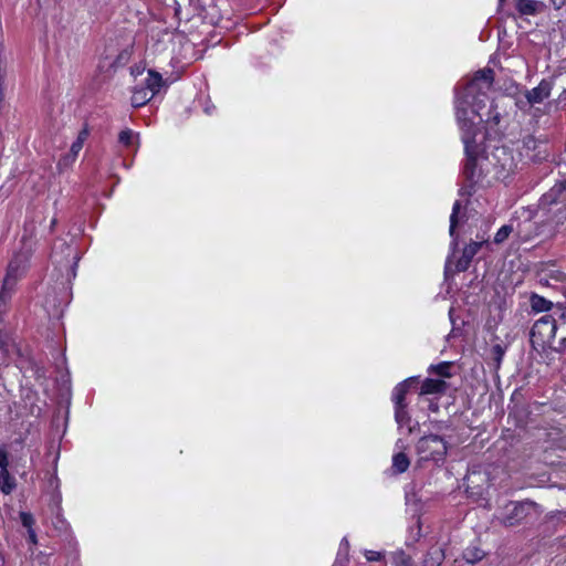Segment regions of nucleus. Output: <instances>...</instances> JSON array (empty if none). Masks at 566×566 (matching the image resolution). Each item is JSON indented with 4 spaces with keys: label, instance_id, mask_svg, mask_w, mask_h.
<instances>
[{
    "label": "nucleus",
    "instance_id": "f257e3e1",
    "mask_svg": "<svg viewBox=\"0 0 566 566\" xmlns=\"http://www.w3.org/2000/svg\"><path fill=\"white\" fill-rule=\"evenodd\" d=\"M494 82L492 69L479 70L467 84L462 94L455 98V114L461 133L470 130L474 138L481 136L480 124L484 123L488 130L499 134L501 130L502 113L500 102L489 99V91Z\"/></svg>",
    "mask_w": 566,
    "mask_h": 566
},
{
    "label": "nucleus",
    "instance_id": "f03ea898",
    "mask_svg": "<svg viewBox=\"0 0 566 566\" xmlns=\"http://www.w3.org/2000/svg\"><path fill=\"white\" fill-rule=\"evenodd\" d=\"M419 461H443L448 453V442L438 434L421 437L416 444Z\"/></svg>",
    "mask_w": 566,
    "mask_h": 566
},
{
    "label": "nucleus",
    "instance_id": "7ed1b4c3",
    "mask_svg": "<svg viewBox=\"0 0 566 566\" xmlns=\"http://www.w3.org/2000/svg\"><path fill=\"white\" fill-rule=\"evenodd\" d=\"M461 139L464 144V151L467 156L463 174L468 180L474 182L480 176L476 160L479 155L482 153V138H474L470 130H467L465 133H462Z\"/></svg>",
    "mask_w": 566,
    "mask_h": 566
},
{
    "label": "nucleus",
    "instance_id": "20e7f679",
    "mask_svg": "<svg viewBox=\"0 0 566 566\" xmlns=\"http://www.w3.org/2000/svg\"><path fill=\"white\" fill-rule=\"evenodd\" d=\"M557 324L552 315H545L537 319L530 333V342L534 349H544L555 338Z\"/></svg>",
    "mask_w": 566,
    "mask_h": 566
},
{
    "label": "nucleus",
    "instance_id": "39448f33",
    "mask_svg": "<svg viewBox=\"0 0 566 566\" xmlns=\"http://www.w3.org/2000/svg\"><path fill=\"white\" fill-rule=\"evenodd\" d=\"M491 163L496 170L497 178L503 180L516 170L518 164L513 150L506 146H497L493 149Z\"/></svg>",
    "mask_w": 566,
    "mask_h": 566
},
{
    "label": "nucleus",
    "instance_id": "423d86ee",
    "mask_svg": "<svg viewBox=\"0 0 566 566\" xmlns=\"http://www.w3.org/2000/svg\"><path fill=\"white\" fill-rule=\"evenodd\" d=\"M537 504L533 501L525 500L522 502H510L501 512V523L505 526H515L521 524L534 510Z\"/></svg>",
    "mask_w": 566,
    "mask_h": 566
},
{
    "label": "nucleus",
    "instance_id": "0eeeda50",
    "mask_svg": "<svg viewBox=\"0 0 566 566\" xmlns=\"http://www.w3.org/2000/svg\"><path fill=\"white\" fill-rule=\"evenodd\" d=\"M521 155L525 156L534 163H539L546 158V144L543 140L535 138L532 135H527L522 140Z\"/></svg>",
    "mask_w": 566,
    "mask_h": 566
},
{
    "label": "nucleus",
    "instance_id": "6e6552de",
    "mask_svg": "<svg viewBox=\"0 0 566 566\" xmlns=\"http://www.w3.org/2000/svg\"><path fill=\"white\" fill-rule=\"evenodd\" d=\"M488 241H472L468 245L464 247L462 251V255L459 258L455 264V269L458 272H464L469 269L470 263L474 255L479 252L483 244H486Z\"/></svg>",
    "mask_w": 566,
    "mask_h": 566
},
{
    "label": "nucleus",
    "instance_id": "1a4fd4ad",
    "mask_svg": "<svg viewBox=\"0 0 566 566\" xmlns=\"http://www.w3.org/2000/svg\"><path fill=\"white\" fill-rule=\"evenodd\" d=\"M553 88L552 80H542L539 84L525 92V97L530 98L531 103L534 105L543 103L546 98L549 97Z\"/></svg>",
    "mask_w": 566,
    "mask_h": 566
},
{
    "label": "nucleus",
    "instance_id": "9d476101",
    "mask_svg": "<svg viewBox=\"0 0 566 566\" xmlns=\"http://www.w3.org/2000/svg\"><path fill=\"white\" fill-rule=\"evenodd\" d=\"M415 382H417V378L409 377L395 387L394 392H392V401L395 403V408L407 407L405 397H406V394L408 392L409 388L411 387V385Z\"/></svg>",
    "mask_w": 566,
    "mask_h": 566
},
{
    "label": "nucleus",
    "instance_id": "9b49d317",
    "mask_svg": "<svg viewBox=\"0 0 566 566\" xmlns=\"http://www.w3.org/2000/svg\"><path fill=\"white\" fill-rule=\"evenodd\" d=\"M448 385L442 379L427 378L421 385V395L444 394Z\"/></svg>",
    "mask_w": 566,
    "mask_h": 566
},
{
    "label": "nucleus",
    "instance_id": "f8f14e48",
    "mask_svg": "<svg viewBox=\"0 0 566 566\" xmlns=\"http://www.w3.org/2000/svg\"><path fill=\"white\" fill-rule=\"evenodd\" d=\"M542 1L536 0H517L516 9L522 15H534L541 12L544 8Z\"/></svg>",
    "mask_w": 566,
    "mask_h": 566
},
{
    "label": "nucleus",
    "instance_id": "ddd939ff",
    "mask_svg": "<svg viewBox=\"0 0 566 566\" xmlns=\"http://www.w3.org/2000/svg\"><path fill=\"white\" fill-rule=\"evenodd\" d=\"M446 558L444 549L440 546H432L427 552L422 566H440Z\"/></svg>",
    "mask_w": 566,
    "mask_h": 566
},
{
    "label": "nucleus",
    "instance_id": "4468645a",
    "mask_svg": "<svg viewBox=\"0 0 566 566\" xmlns=\"http://www.w3.org/2000/svg\"><path fill=\"white\" fill-rule=\"evenodd\" d=\"M165 85V82L163 80V76L160 73L149 70L148 71V77L146 78V87L147 92L154 96L157 94L160 88Z\"/></svg>",
    "mask_w": 566,
    "mask_h": 566
},
{
    "label": "nucleus",
    "instance_id": "2eb2a0df",
    "mask_svg": "<svg viewBox=\"0 0 566 566\" xmlns=\"http://www.w3.org/2000/svg\"><path fill=\"white\" fill-rule=\"evenodd\" d=\"M530 304L532 310L536 313L549 312L554 307L553 302L546 300L545 297L536 293L531 294Z\"/></svg>",
    "mask_w": 566,
    "mask_h": 566
},
{
    "label": "nucleus",
    "instance_id": "dca6fc26",
    "mask_svg": "<svg viewBox=\"0 0 566 566\" xmlns=\"http://www.w3.org/2000/svg\"><path fill=\"white\" fill-rule=\"evenodd\" d=\"M15 479L8 470L0 471V490L3 494H11L15 489Z\"/></svg>",
    "mask_w": 566,
    "mask_h": 566
},
{
    "label": "nucleus",
    "instance_id": "f3484780",
    "mask_svg": "<svg viewBox=\"0 0 566 566\" xmlns=\"http://www.w3.org/2000/svg\"><path fill=\"white\" fill-rule=\"evenodd\" d=\"M565 185L563 182L555 185L548 192L544 193L541 201L542 205H553L557 202L558 197L564 192Z\"/></svg>",
    "mask_w": 566,
    "mask_h": 566
},
{
    "label": "nucleus",
    "instance_id": "a211bd4d",
    "mask_svg": "<svg viewBox=\"0 0 566 566\" xmlns=\"http://www.w3.org/2000/svg\"><path fill=\"white\" fill-rule=\"evenodd\" d=\"M544 523L553 527L566 524V510H556L547 513Z\"/></svg>",
    "mask_w": 566,
    "mask_h": 566
},
{
    "label": "nucleus",
    "instance_id": "6ab92c4d",
    "mask_svg": "<svg viewBox=\"0 0 566 566\" xmlns=\"http://www.w3.org/2000/svg\"><path fill=\"white\" fill-rule=\"evenodd\" d=\"M485 556V553L479 548V547H468L464 552H463V555H462V558L463 560L467 563V564H475L480 560H482Z\"/></svg>",
    "mask_w": 566,
    "mask_h": 566
},
{
    "label": "nucleus",
    "instance_id": "aec40b11",
    "mask_svg": "<svg viewBox=\"0 0 566 566\" xmlns=\"http://www.w3.org/2000/svg\"><path fill=\"white\" fill-rule=\"evenodd\" d=\"M409 465H410V461L405 452L400 451L392 457V469L397 473L406 472L408 470Z\"/></svg>",
    "mask_w": 566,
    "mask_h": 566
},
{
    "label": "nucleus",
    "instance_id": "412c9836",
    "mask_svg": "<svg viewBox=\"0 0 566 566\" xmlns=\"http://www.w3.org/2000/svg\"><path fill=\"white\" fill-rule=\"evenodd\" d=\"M153 98L151 94L147 92V88H136L132 95V105L134 107H142Z\"/></svg>",
    "mask_w": 566,
    "mask_h": 566
},
{
    "label": "nucleus",
    "instance_id": "4be33fe9",
    "mask_svg": "<svg viewBox=\"0 0 566 566\" xmlns=\"http://www.w3.org/2000/svg\"><path fill=\"white\" fill-rule=\"evenodd\" d=\"M394 566H416L412 557L403 551H398L392 554Z\"/></svg>",
    "mask_w": 566,
    "mask_h": 566
},
{
    "label": "nucleus",
    "instance_id": "5701e85b",
    "mask_svg": "<svg viewBox=\"0 0 566 566\" xmlns=\"http://www.w3.org/2000/svg\"><path fill=\"white\" fill-rule=\"evenodd\" d=\"M451 367H452V363L442 361L438 365H431L429 368V371L434 373L440 377L450 378L452 376Z\"/></svg>",
    "mask_w": 566,
    "mask_h": 566
},
{
    "label": "nucleus",
    "instance_id": "b1692460",
    "mask_svg": "<svg viewBox=\"0 0 566 566\" xmlns=\"http://www.w3.org/2000/svg\"><path fill=\"white\" fill-rule=\"evenodd\" d=\"M395 420L399 427L409 424L411 422V417L407 410V407L395 408Z\"/></svg>",
    "mask_w": 566,
    "mask_h": 566
},
{
    "label": "nucleus",
    "instance_id": "393cba45",
    "mask_svg": "<svg viewBox=\"0 0 566 566\" xmlns=\"http://www.w3.org/2000/svg\"><path fill=\"white\" fill-rule=\"evenodd\" d=\"M460 208H461V203H460L459 200H457L453 203L452 213L450 216V229H449V232H450L451 237H454V233H455V228H457V224H458V213L460 211Z\"/></svg>",
    "mask_w": 566,
    "mask_h": 566
},
{
    "label": "nucleus",
    "instance_id": "a878e982",
    "mask_svg": "<svg viewBox=\"0 0 566 566\" xmlns=\"http://www.w3.org/2000/svg\"><path fill=\"white\" fill-rule=\"evenodd\" d=\"M504 354H505V348L502 345L495 344L494 346H492L491 355H492L493 360L495 361L496 368L500 367L501 361L504 357Z\"/></svg>",
    "mask_w": 566,
    "mask_h": 566
},
{
    "label": "nucleus",
    "instance_id": "bb28decb",
    "mask_svg": "<svg viewBox=\"0 0 566 566\" xmlns=\"http://www.w3.org/2000/svg\"><path fill=\"white\" fill-rule=\"evenodd\" d=\"M512 231H513L512 226H507V224L502 226L495 233L494 242L497 244L504 242L509 238V235L511 234Z\"/></svg>",
    "mask_w": 566,
    "mask_h": 566
},
{
    "label": "nucleus",
    "instance_id": "cd10ccee",
    "mask_svg": "<svg viewBox=\"0 0 566 566\" xmlns=\"http://www.w3.org/2000/svg\"><path fill=\"white\" fill-rule=\"evenodd\" d=\"M133 138H134V133L130 129H124L118 135L119 143L127 147L133 144Z\"/></svg>",
    "mask_w": 566,
    "mask_h": 566
},
{
    "label": "nucleus",
    "instance_id": "c85d7f7f",
    "mask_svg": "<svg viewBox=\"0 0 566 566\" xmlns=\"http://www.w3.org/2000/svg\"><path fill=\"white\" fill-rule=\"evenodd\" d=\"M83 148V144L78 140H75L70 149V154L64 157V160H72L74 161L81 149Z\"/></svg>",
    "mask_w": 566,
    "mask_h": 566
},
{
    "label": "nucleus",
    "instance_id": "c756f323",
    "mask_svg": "<svg viewBox=\"0 0 566 566\" xmlns=\"http://www.w3.org/2000/svg\"><path fill=\"white\" fill-rule=\"evenodd\" d=\"M515 105L524 113H531L533 109V104L531 103L530 98H517L515 102Z\"/></svg>",
    "mask_w": 566,
    "mask_h": 566
},
{
    "label": "nucleus",
    "instance_id": "7c9ffc66",
    "mask_svg": "<svg viewBox=\"0 0 566 566\" xmlns=\"http://www.w3.org/2000/svg\"><path fill=\"white\" fill-rule=\"evenodd\" d=\"M20 520L24 527L28 528V531L32 530V525L34 524V518L31 513L28 512H21L20 513Z\"/></svg>",
    "mask_w": 566,
    "mask_h": 566
},
{
    "label": "nucleus",
    "instance_id": "2f4dec72",
    "mask_svg": "<svg viewBox=\"0 0 566 566\" xmlns=\"http://www.w3.org/2000/svg\"><path fill=\"white\" fill-rule=\"evenodd\" d=\"M9 457L6 447L0 446V471L8 470Z\"/></svg>",
    "mask_w": 566,
    "mask_h": 566
},
{
    "label": "nucleus",
    "instance_id": "473e14b6",
    "mask_svg": "<svg viewBox=\"0 0 566 566\" xmlns=\"http://www.w3.org/2000/svg\"><path fill=\"white\" fill-rule=\"evenodd\" d=\"M364 555L368 562H378L384 557L382 553L376 551H366Z\"/></svg>",
    "mask_w": 566,
    "mask_h": 566
},
{
    "label": "nucleus",
    "instance_id": "72a5a7b5",
    "mask_svg": "<svg viewBox=\"0 0 566 566\" xmlns=\"http://www.w3.org/2000/svg\"><path fill=\"white\" fill-rule=\"evenodd\" d=\"M88 135H90V132H88L87 127H84L78 133L76 140H78L80 143H82L84 145V142L87 139Z\"/></svg>",
    "mask_w": 566,
    "mask_h": 566
},
{
    "label": "nucleus",
    "instance_id": "f704fd0d",
    "mask_svg": "<svg viewBox=\"0 0 566 566\" xmlns=\"http://www.w3.org/2000/svg\"><path fill=\"white\" fill-rule=\"evenodd\" d=\"M548 107H549V105H546L545 109H547ZM545 112L546 111H542L539 107H535V105H534L533 109L528 114L532 115L533 117H539Z\"/></svg>",
    "mask_w": 566,
    "mask_h": 566
},
{
    "label": "nucleus",
    "instance_id": "c9c22d12",
    "mask_svg": "<svg viewBox=\"0 0 566 566\" xmlns=\"http://www.w3.org/2000/svg\"><path fill=\"white\" fill-rule=\"evenodd\" d=\"M556 307L562 311L559 317L564 321H566V305L562 303H557Z\"/></svg>",
    "mask_w": 566,
    "mask_h": 566
},
{
    "label": "nucleus",
    "instance_id": "e433bc0d",
    "mask_svg": "<svg viewBox=\"0 0 566 566\" xmlns=\"http://www.w3.org/2000/svg\"><path fill=\"white\" fill-rule=\"evenodd\" d=\"M408 426V433L411 434V433H415L416 431L419 430V422H415L413 424H407Z\"/></svg>",
    "mask_w": 566,
    "mask_h": 566
},
{
    "label": "nucleus",
    "instance_id": "4c0bfd02",
    "mask_svg": "<svg viewBox=\"0 0 566 566\" xmlns=\"http://www.w3.org/2000/svg\"><path fill=\"white\" fill-rule=\"evenodd\" d=\"M556 352H564L566 350V337L562 338L559 340V347L555 348Z\"/></svg>",
    "mask_w": 566,
    "mask_h": 566
},
{
    "label": "nucleus",
    "instance_id": "58836bf2",
    "mask_svg": "<svg viewBox=\"0 0 566 566\" xmlns=\"http://www.w3.org/2000/svg\"><path fill=\"white\" fill-rule=\"evenodd\" d=\"M29 536H30V539L33 542V543H36V535L34 533L33 530H30L29 531Z\"/></svg>",
    "mask_w": 566,
    "mask_h": 566
},
{
    "label": "nucleus",
    "instance_id": "ea45409f",
    "mask_svg": "<svg viewBox=\"0 0 566 566\" xmlns=\"http://www.w3.org/2000/svg\"><path fill=\"white\" fill-rule=\"evenodd\" d=\"M397 448L405 449L403 442L399 439L396 443Z\"/></svg>",
    "mask_w": 566,
    "mask_h": 566
},
{
    "label": "nucleus",
    "instance_id": "a19ab883",
    "mask_svg": "<svg viewBox=\"0 0 566 566\" xmlns=\"http://www.w3.org/2000/svg\"><path fill=\"white\" fill-rule=\"evenodd\" d=\"M342 546H345L346 548L349 546V543L346 538H343Z\"/></svg>",
    "mask_w": 566,
    "mask_h": 566
},
{
    "label": "nucleus",
    "instance_id": "79ce46f5",
    "mask_svg": "<svg viewBox=\"0 0 566 566\" xmlns=\"http://www.w3.org/2000/svg\"><path fill=\"white\" fill-rule=\"evenodd\" d=\"M55 223H56V220L53 219L52 222H51V228H53L55 226Z\"/></svg>",
    "mask_w": 566,
    "mask_h": 566
},
{
    "label": "nucleus",
    "instance_id": "37998d69",
    "mask_svg": "<svg viewBox=\"0 0 566 566\" xmlns=\"http://www.w3.org/2000/svg\"><path fill=\"white\" fill-rule=\"evenodd\" d=\"M72 274H73V276H76V273H75L74 269H72Z\"/></svg>",
    "mask_w": 566,
    "mask_h": 566
},
{
    "label": "nucleus",
    "instance_id": "c03bdc74",
    "mask_svg": "<svg viewBox=\"0 0 566 566\" xmlns=\"http://www.w3.org/2000/svg\"><path fill=\"white\" fill-rule=\"evenodd\" d=\"M501 2H503L504 0H500Z\"/></svg>",
    "mask_w": 566,
    "mask_h": 566
}]
</instances>
